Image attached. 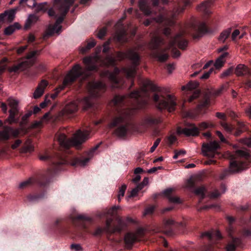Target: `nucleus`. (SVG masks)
I'll use <instances>...</instances> for the list:
<instances>
[{
    "mask_svg": "<svg viewBox=\"0 0 251 251\" xmlns=\"http://www.w3.org/2000/svg\"><path fill=\"white\" fill-rule=\"evenodd\" d=\"M213 1V0H207L202 3L199 6L200 10L206 14H209L210 11L208 10V8L212 5Z\"/></svg>",
    "mask_w": 251,
    "mask_h": 251,
    "instance_id": "20",
    "label": "nucleus"
},
{
    "mask_svg": "<svg viewBox=\"0 0 251 251\" xmlns=\"http://www.w3.org/2000/svg\"><path fill=\"white\" fill-rule=\"evenodd\" d=\"M221 125L227 132H231L234 128L232 126L225 122L221 123Z\"/></svg>",
    "mask_w": 251,
    "mask_h": 251,
    "instance_id": "34",
    "label": "nucleus"
},
{
    "mask_svg": "<svg viewBox=\"0 0 251 251\" xmlns=\"http://www.w3.org/2000/svg\"><path fill=\"white\" fill-rule=\"evenodd\" d=\"M43 121L41 120L39 121H35L33 123L31 126V128H35L39 127H41L42 125Z\"/></svg>",
    "mask_w": 251,
    "mask_h": 251,
    "instance_id": "52",
    "label": "nucleus"
},
{
    "mask_svg": "<svg viewBox=\"0 0 251 251\" xmlns=\"http://www.w3.org/2000/svg\"><path fill=\"white\" fill-rule=\"evenodd\" d=\"M38 20V18L37 16L33 14L29 15L26 20L25 25V29L30 28L32 25L37 22Z\"/></svg>",
    "mask_w": 251,
    "mask_h": 251,
    "instance_id": "19",
    "label": "nucleus"
},
{
    "mask_svg": "<svg viewBox=\"0 0 251 251\" xmlns=\"http://www.w3.org/2000/svg\"><path fill=\"white\" fill-rule=\"evenodd\" d=\"M89 138V133L87 130L81 131L78 130L71 139L70 147H77L84 143Z\"/></svg>",
    "mask_w": 251,
    "mask_h": 251,
    "instance_id": "7",
    "label": "nucleus"
},
{
    "mask_svg": "<svg viewBox=\"0 0 251 251\" xmlns=\"http://www.w3.org/2000/svg\"><path fill=\"white\" fill-rule=\"evenodd\" d=\"M142 234L143 231L142 230H139L135 233H127L125 237L126 245L127 246H130L135 241L139 240Z\"/></svg>",
    "mask_w": 251,
    "mask_h": 251,
    "instance_id": "11",
    "label": "nucleus"
},
{
    "mask_svg": "<svg viewBox=\"0 0 251 251\" xmlns=\"http://www.w3.org/2000/svg\"><path fill=\"white\" fill-rule=\"evenodd\" d=\"M235 249V246L233 244H228L226 247L227 251H234Z\"/></svg>",
    "mask_w": 251,
    "mask_h": 251,
    "instance_id": "64",
    "label": "nucleus"
},
{
    "mask_svg": "<svg viewBox=\"0 0 251 251\" xmlns=\"http://www.w3.org/2000/svg\"><path fill=\"white\" fill-rule=\"evenodd\" d=\"M228 56V53L227 52H224L219 57H218L214 65L215 67L218 69L222 67L226 62V58Z\"/></svg>",
    "mask_w": 251,
    "mask_h": 251,
    "instance_id": "17",
    "label": "nucleus"
},
{
    "mask_svg": "<svg viewBox=\"0 0 251 251\" xmlns=\"http://www.w3.org/2000/svg\"><path fill=\"white\" fill-rule=\"evenodd\" d=\"M233 68H230L228 69L227 70L224 71L222 74H221V77L224 78L225 77H226L227 76L230 75L233 72Z\"/></svg>",
    "mask_w": 251,
    "mask_h": 251,
    "instance_id": "44",
    "label": "nucleus"
},
{
    "mask_svg": "<svg viewBox=\"0 0 251 251\" xmlns=\"http://www.w3.org/2000/svg\"><path fill=\"white\" fill-rule=\"evenodd\" d=\"M186 154V151L184 150L176 151H175V155L173 156L174 159H176L179 156L184 155Z\"/></svg>",
    "mask_w": 251,
    "mask_h": 251,
    "instance_id": "47",
    "label": "nucleus"
},
{
    "mask_svg": "<svg viewBox=\"0 0 251 251\" xmlns=\"http://www.w3.org/2000/svg\"><path fill=\"white\" fill-rule=\"evenodd\" d=\"M201 237L207 236L209 239L215 238L216 239L218 240L222 238L221 233L219 231H217L214 234H212L210 232H207L201 234Z\"/></svg>",
    "mask_w": 251,
    "mask_h": 251,
    "instance_id": "25",
    "label": "nucleus"
},
{
    "mask_svg": "<svg viewBox=\"0 0 251 251\" xmlns=\"http://www.w3.org/2000/svg\"><path fill=\"white\" fill-rule=\"evenodd\" d=\"M154 209V206H150L145 209L144 214H145V215L151 214L153 212Z\"/></svg>",
    "mask_w": 251,
    "mask_h": 251,
    "instance_id": "58",
    "label": "nucleus"
},
{
    "mask_svg": "<svg viewBox=\"0 0 251 251\" xmlns=\"http://www.w3.org/2000/svg\"><path fill=\"white\" fill-rule=\"evenodd\" d=\"M126 57H127L132 60L134 66L137 65V62L139 59V57L137 53L134 50H130L126 54L122 52L118 53L116 57V60H121ZM124 70L126 72L127 77H132L134 76L135 73V66L125 69Z\"/></svg>",
    "mask_w": 251,
    "mask_h": 251,
    "instance_id": "2",
    "label": "nucleus"
},
{
    "mask_svg": "<svg viewBox=\"0 0 251 251\" xmlns=\"http://www.w3.org/2000/svg\"><path fill=\"white\" fill-rule=\"evenodd\" d=\"M231 30V28H228L222 32L219 37V41L224 42L230 34Z\"/></svg>",
    "mask_w": 251,
    "mask_h": 251,
    "instance_id": "26",
    "label": "nucleus"
},
{
    "mask_svg": "<svg viewBox=\"0 0 251 251\" xmlns=\"http://www.w3.org/2000/svg\"><path fill=\"white\" fill-rule=\"evenodd\" d=\"M213 69H211L209 70V71H208L207 72H206L201 77V79H207L208 78L209 76H210V75L211 74V73L212 72Z\"/></svg>",
    "mask_w": 251,
    "mask_h": 251,
    "instance_id": "59",
    "label": "nucleus"
},
{
    "mask_svg": "<svg viewBox=\"0 0 251 251\" xmlns=\"http://www.w3.org/2000/svg\"><path fill=\"white\" fill-rule=\"evenodd\" d=\"M71 249L75 251H79L82 250L81 247L79 245L73 244L71 246Z\"/></svg>",
    "mask_w": 251,
    "mask_h": 251,
    "instance_id": "62",
    "label": "nucleus"
},
{
    "mask_svg": "<svg viewBox=\"0 0 251 251\" xmlns=\"http://www.w3.org/2000/svg\"><path fill=\"white\" fill-rule=\"evenodd\" d=\"M34 150V147L29 140L26 141L24 147L23 148V151L24 152H31Z\"/></svg>",
    "mask_w": 251,
    "mask_h": 251,
    "instance_id": "28",
    "label": "nucleus"
},
{
    "mask_svg": "<svg viewBox=\"0 0 251 251\" xmlns=\"http://www.w3.org/2000/svg\"><path fill=\"white\" fill-rule=\"evenodd\" d=\"M236 153L238 155L242 157H247L249 155L248 152L247 151L243 150H238L236 151Z\"/></svg>",
    "mask_w": 251,
    "mask_h": 251,
    "instance_id": "50",
    "label": "nucleus"
},
{
    "mask_svg": "<svg viewBox=\"0 0 251 251\" xmlns=\"http://www.w3.org/2000/svg\"><path fill=\"white\" fill-rule=\"evenodd\" d=\"M74 0H53V7L60 13H66Z\"/></svg>",
    "mask_w": 251,
    "mask_h": 251,
    "instance_id": "8",
    "label": "nucleus"
},
{
    "mask_svg": "<svg viewBox=\"0 0 251 251\" xmlns=\"http://www.w3.org/2000/svg\"><path fill=\"white\" fill-rule=\"evenodd\" d=\"M213 125L212 124H209L205 122H203L199 125V129L200 130H203L205 128H208L209 127H212Z\"/></svg>",
    "mask_w": 251,
    "mask_h": 251,
    "instance_id": "46",
    "label": "nucleus"
},
{
    "mask_svg": "<svg viewBox=\"0 0 251 251\" xmlns=\"http://www.w3.org/2000/svg\"><path fill=\"white\" fill-rule=\"evenodd\" d=\"M168 55L167 54H163L158 56V60L160 62L165 61L168 58Z\"/></svg>",
    "mask_w": 251,
    "mask_h": 251,
    "instance_id": "54",
    "label": "nucleus"
},
{
    "mask_svg": "<svg viewBox=\"0 0 251 251\" xmlns=\"http://www.w3.org/2000/svg\"><path fill=\"white\" fill-rule=\"evenodd\" d=\"M199 85L198 81H191L189 82L186 85L183 86L181 87V90L183 91H191L196 89Z\"/></svg>",
    "mask_w": 251,
    "mask_h": 251,
    "instance_id": "21",
    "label": "nucleus"
},
{
    "mask_svg": "<svg viewBox=\"0 0 251 251\" xmlns=\"http://www.w3.org/2000/svg\"><path fill=\"white\" fill-rule=\"evenodd\" d=\"M9 116L6 121L9 122L10 124L16 122L17 121L15 119V115L18 113L17 111H14L13 110H9Z\"/></svg>",
    "mask_w": 251,
    "mask_h": 251,
    "instance_id": "31",
    "label": "nucleus"
},
{
    "mask_svg": "<svg viewBox=\"0 0 251 251\" xmlns=\"http://www.w3.org/2000/svg\"><path fill=\"white\" fill-rule=\"evenodd\" d=\"M7 61V59L6 58H3L0 64V74L2 73L6 69V65L4 64V63Z\"/></svg>",
    "mask_w": 251,
    "mask_h": 251,
    "instance_id": "49",
    "label": "nucleus"
},
{
    "mask_svg": "<svg viewBox=\"0 0 251 251\" xmlns=\"http://www.w3.org/2000/svg\"><path fill=\"white\" fill-rule=\"evenodd\" d=\"M107 32L106 27H103L101 29L98 34V37L100 39H102L105 35Z\"/></svg>",
    "mask_w": 251,
    "mask_h": 251,
    "instance_id": "45",
    "label": "nucleus"
},
{
    "mask_svg": "<svg viewBox=\"0 0 251 251\" xmlns=\"http://www.w3.org/2000/svg\"><path fill=\"white\" fill-rule=\"evenodd\" d=\"M242 142L243 144L247 145L248 147L251 146V139L247 138L242 140Z\"/></svg>",
    "mask_w": 251,
    "mask_h": 251,
    "instance_id": "63",
    "label": "nucleus"
},
{
    "mask_svg": "<svg viewBox=\"0 0 251 251\" xmlns=\"http://www.w3.org/2000/svg\"><path fill=\"white\" fill-rule=\"evenodd\" d=\"M119 209H120V207L118 206H113L107 211V214L111 216L115 215L117 213V210Z\"/></svg>",
    "mask_w": 251,
    "mask_h": 251,
    "instance_id": "40",
    "label": "nucleus"
},
{
    "mask_svg": "<svg viewBox=\"0 0 251 251\" xmlns=\"http://www.w3.org/2000/svg\"><path fill=\"white\" fill-rule=\"evenodd\" d=\"M239 34H240V31L238 29L234 30L231 34L232 40L233 41H235L236 40L237 37L238 36H239L240 39L243 38V35L242 34L241 35H239Z\"/></svg>",
    "mask_w": 251,
    "mask_h": 251,
    "instance_id": "39",
    "label": "nucleus"
},
{
    "mask_svg": "<svg viewBox=\"0 0 251 251\" xmlns=\"http://www.w3.org/2000/svg\"><path fill=\"white\" fill-rule=\"evenodd\" d=\"M133 128V130L135 131V127H132L131 126H119L115 131L116 135L119 137H123L125 136L129 129Z\"/></svg>",
    "mask_w": 251,
    "mask_h": 251,
    "instance_id": "16",
    "label": "nucleus"
},
{
    "mask_svg": "<svg viewBox=\"0 0 251 251\" xmlns=\"http://www.w3.org/2000/svg\"><path fill=\"white\" fill-rule=\"evenodd\" d=\"M63 20V18H59L53 25H50L47 29L45 37L51 36L54 33H59L62 28L60 24Z\"/></svg>",
    "mask_w": 251,
    "mask_h": 251,
    "instance_id": "10",
    "label": "nucleus"
},
{
    "mask_svg": "<svg viewBox=\"0 0 251 251\" xmlns=\"http://www.w3.org/2000/svg\"><path fill=\"white\" fill-rule=\"evenodd\" d=\"M246 168L245 164L243 163H237L236 161L230 162L229 170L225 171V173L226 175L229 174V173H237L243 170Z\"/></svg>",
    "mask_w": 251,
    "mask_h": 251,
    "instance_id": "13",
    "label": "nucleus"
},
{
    "mask_svg": "<svg viewBox=\"0 0 251 251\" xmlns=\"http://www.w3.org/2000/svg\"><path fill=\"white\" fill-rule=\"evenodd\" d=\"M12 131V129L9 127H7L4 129L0 132V138L1 139L6 140L9 138L10 133Z\"/></svg>",
    "mask_w": 251,
    "mask_h": 251,
    "instance_id": "24",
    "label": "nucleus"
},
{
    "mask_svg": "<svg viewBox=\"0 0 251 251\" xmlns=\"http://www.w3.org/2000/svg\"><path fill=\"white\" fill-rule=\"evenodd\" d=\"M115 60L112 57H108L106 58L105 61V64L106 65H111L114 64Z\"/></svg>",
    "mask_w": 251,
    "mask_h": 251,
    "instance_id": "53",
    "label": "nucleus"
},
{
    "mask_svg": "<svg viewBox=\"0 0 251 251\" xmlns=\"http://www.w3.org/2000/svg\"><path fill=\"white\" fill-rule=\"evenodd\" d=\"M78 103L77 101H73L66 105L61 112V114L69 115L76 112L78 109Z\"/></svg>",
    "mask_w": 251,
    "mask_h": 251,
    "instance_id": "12",
    "label": "nucleus"
},
{
    "mask_svg": "<svg viewBox=\"0 0 251 251\" xmlns=\"http://www.w3.org/2000/svg\"><path fill=\"white\" fill-rule=\"evenodd\" d=\"M126 189V186L125 184L122 185L119 188L118 195V199L119 201H120L122 198L124 197Z\"/></svg>",
    "mask_w": 251,
    "mask_h": 251,
    "instance_id": "29",
    "label": "nucleus"
},
{
    "mask_svg": "<svg viewBox=\"0 0 251 251\" xmlns=\"http://www.w3.org/2000/svg\"><path fill=\"white\" fill-rule=\"evenodd\" d=\"M89 158H85L83 159H78L75 164H73V165H77L80 166H85L89 161Z\"/></svg>",
    "mask_w": 251,
    "mask_h": 251,
    "instance_id": "32",
    "label": "nucleus"
},
{
    "mask_svg": "<svg viewBox=\"0 0 251 251\" xmlns=\"http://www.w3.org/2000/svg\"><path fill=\"white\" fill-rule=\"evenodd\" d=\"M125 119V116L120 115L116 117L113 121L109 125L110 127L118 126L120 124L123 123Z\"/></svg>",
    "mask_w": 251,
    "mask_h": 251,
    "instance_id": "22",
    "label": "nucleus"
},
{
    "mask_svg": "<svg viewBox=\"0 0 251 251\" xmlns=\"http://www.w3.org/2000/svg\"><path fill=\"white\" fill-rule=\"evenodd\" d=\"M161 42L160 39L158 37L153 38L151 42V48H155L157 45Z\"/></svg>",
    "mask_w": 251,
    "mask_h": 251,
    "instance_id": "35",
    "label": "nucleus"
},
{
    "mask_svg": "<svg viewBox=\"0 0 251 251\" xmlns=\"http://www.w3.org/2000/svg\"><path fill=\"white\" fill-rule=\"evenodd\" d=\"M124 98H125L124 96H116L114 98V99L113 100V101L115 104H117L119 102L122 101L124 100Z\"/></svg>",
    "mask_w": 251,
    "mask_h": 251,
    "instance_id": "57",
    "label": "nucleus"
},
{
    "mask_svg": "<svg viewBox=\"0 0 251 251\" xmlns=\"http://www.w3.org/2000/svg\"><path fill=\"white\" fill-rule=\"evenodd\" d=\"M142 95V91H135L132 92L130 94V97L131 98H137L138 97H141Z\"/></svg>",
    "mask_w": 251,
    "mask_h": 251,
    "instance_id": "51",
    "label": "nucleus"
},
{
    "mask_svg": "<svg viewBox=\"0 0 251 251\" xmlns=\"http://www.w3.org/2000/svg\"><path fill=\"white\" fill-rule=\"evenodd\" d=\"M96 45V42L95 40H91L85 48H82L80 50V51L82 53H84L87 51L88 50H90L91 48L94 47Z\"/></svg>",
    "mask_w": 251,
    "mask_h": 251,
    "instance_id": "30",
    "label": "nucleus"
},
{
    "mask_svg": "<svg viewBox=\"0 0 251 251\" xmlns=\"http://www.w3.org/2000/svg\"><path fill=\"white\" fill-rule=\"evenodd\" d=\"M97 59L94 57H89L84 58L83 61L86 66L85 70H82L78 64L75 65L65 76L63 82V87L71 84L79 76L84 75V77L88 76V75L86 73L87 71L96 69L97 67L93 63L94 61H97Z\"/></svg>",
    "mask_w": 251,
    "mask_h": 251,
    "instance_id": "1",
    "label": "nucleus"
},
{
    "mask_svg": "<svg viewBox=\"0 0 251 251\" xmlns=\"http://www.w3.org/2000/svg\"><path fill=\"white\" fill-rule=\"evenodd\" d=\"M200 91L199 90H196L194 92L193 95L190 96L188 99V101L189 102H192L194 99L198 98L200 95Z\"/></svg>",
    "mask_w": 251,
    "mask_h": 251,
    "instance_id": "38",
    "label": "nucleus"
},
{
    "mask_svg": "<svg viewBox=\"0 0 251 251\" xmlns=\"http://www.w3.org/2000/svg\"><path fill=\"white\" fill-rule=\"evenodd\" d=\"M138 192L139 191L136 188H134L131 191L130 194L128 196L127 199H128L130 198L136 196Z\"/></svg>",
    "mask_w": 251,
    "mask_h": 251,
    "instance_id": "60",
    "label": "nucleus"
},
{
    "mask_svg": "<svg viewBox=\"0 0 251 251\" xmlns=\"http://www.w3.org/2000/svg\"><path fill=\"white\" fill-rule=\"evenodd\" d=\"M38 52V51H32L28 53L26 58L27 61L22 62L17 65L8 68V71L10 73H17L19 71H24L27 67L33 64L35 61V56Z\"/></svg>",
    "mask_w": 251,
    "mask_h": 251,
    "instance_id": "5",
    "label": "nucleus"
},
{
    "mask_svg": "<svg viewBox=\"0 0 251 251\" xmlns=\"http://www.w3.org/2000/svg\"><path fill=\"white\" fill-rule=\"evenodd\" d=\"M48 85V82L46 80H42L38 84V86L41 90L44 92L45 88Z\"/></svg>",
    "mask_w": 251,
    "mask_h": 251,
    "instance_id": "41",
    "label": "nucleus"
},
{
    "mask_svg": "<svg viewBox=\"0 0 251 251\" xmlns=\"http://www.w3.org/2000/svg\"><path fill=\"white\" fill-rule=\"evenodd\" d=\"M153 100L158 108L161 110L166 109L169 112H171L175 109L176 103L174 97L171 95H169L166 97H164L162 96L155 95Z\"/></svg>",
    "mask_w": 251,
    "mask_h": 251,
    "instance_id": "3",
    "label": "nucleus"
},
{
    "mask_svg": "<svg viewBox=\"0 0 251 251\" xmlns=\"http://www.w3.org/2000/svg\"><path fill=\"white\" fill-rule=\"evenodd\" d=\"M205 189L203 187H201L196 189L195 191V194L199 196L202 199L204 197Z\"/></svg>",
    "mask_w": 251,
    "mask_h": 251,
    "instance_id": "33",
    "label": "nucleus"
},
{
    "mask_svg": "<svg viewBox=\"0 0 251 251\" xmlns=\"http://www.w3.org/2000/svg\"><path fill=\"white\" fill-rule=\"evenodd\" d=\"M57 139L58 142H59L60 145L64 147V148H69L70 147V142L71 139H67L66 135L64 134L61 133L57 135Z\"/></svg>",
    "mask_w": 251,
    "mask_h": 251,
    "instance_id": "18",
    "label": "nucleus"
},
{
    "mask_svg": "<svg viewBox=\"0 0 251 251\" xmlns=\"http://www.w3.org/2000/svg\"><path fill=\"white\" fill-rule=\"evenodd\" d=\"M32 111H28L27 113H26L25 115H24L22 117V124H24V122L27 120V119L32 115Z\"/></svg>",
    "mask_w": 251,
    "mask_h": 251,
    "instance_id": "56",
    "label": "nucleus"
},
{
    "mask_svg": "<svg viewBox=\"0 0 251 251\" xmlns=\"http://www.w3.org/2000/svg\"><path fill=\"white\" fill-rule=\"evenodd\" d=\"M178 133L184 134L187 136H197L199 134V128L193 124H190L187 126L182 129L179 128L177 129Z\"/></svg>",
    "mask_w": 251,
    "mask_h": 251,
    "instance_id": "9",
    "label": "nucleus"
},
{
    "mask_svg": "<svg viewBox=\"0 0 251 251\" xmlns=\"http://www.w3.org/2000/svg\"><path fill=\"white\" fill-rule=\"evenodd\" d=\"M160 142V139H157L154 142L153 145L151 147L150 151L151 152H152L154 151L155 149L156 148V147L159 145V143Z\"/></svg>",
    "mask_w": 251,
    "mask_h": 251,
    "instance_id": "55",
    "label": "nucleus"
},
{
    "mask_svg": "<svg viewBox=\"0 0 251 251\" xmlns=\"http://www.w3.org/2000/svg\"><path fill=\"white\" fill-rule=\"evenodd\" d=\"M20 3H25L29 7L34 6L35 5V0H21Z\"/></svg>",
    "mask_w": 251,
    "mask_h": 251,
    "instance_id": "36",
    "label": "nucleus"
},
{
    "mask_svg": "<svg viewBox=\"0 0 251 251\" xmlns=\"http://www.w3.org/2000/svg\"><path fill=\"white\" fill-rule=\"evenodd\" d=\"M44 92L37 87L33 93V97L34 99L40 98L43 94Z\"/></svg>",
    "mask_w": 251,
    "mask_h": 251,
    "instance_id": "37",
    "label": "nucleus"
},
{
    "mask_svg": "<svg viewBox=\"0 0 251 251\" xmlns=\"http://www.w3.org/2000/svg\"><path fill=\"white\" fill-rule=\"evenodd\" d=\"M216 134L217 135H218V136L219 137L220 140L221 142H226V139L225 138L224 135H223V134L219 131H216Z\"/></svg>",
    "mask_w": 251,
    "mask_h": 251,
    "instance_id": "61",
    "label": "nucleus"
},
{
    "mask_svg": "<svg viewBox=\"0 0 251 251\" xmlns=\"http://www.w3.org/2000/svg\"><path fill=\"white\" fill-rule=\"evenodd\" d=\"M220 148L219 142L214 141L207 143H203L202 145L201 151L204 156L213 158L218 154L217 150Z\"/></svg>",
    "mask_w": 251,
    "mask_h": 251,
    "instance_id": "6",
    "label": "nucleus"
},
{
    "mask_svg": "<svg viewBox=\"0 0 251 251\" xmlns=\"http://www.w3.org/2000/svg\"><path fill=\"white\" fill-rule=\"evenodd\" d=\"M16 9H11L6 12V18L8 22H12L15 18Z\"/></svg>",
    "mask_w": 251,
    "mask_h": 251,
    "instance_id": "27",
    "label": "nucleus"
},
{
    "mask_svg": "<svg viewBox=\"0 0 251 251\" xmlns=\"http://www.w3.org/2000/svg\"><path fill=\"white\" fill-rule=\"evenodd\" d=\"M8 105L11 108L10 110L18 112V101L12 98H10L8 100Z\"/></svg>",
    "mask_w": 251,
    "mask_h": 251,
    "instance_id": "23",
    "label": "nucleus"
},
{
    "mask_svg": "<svg viewBox=\"0 0 251 251\" xmlns=\"http://www.w3.org/2000/svg\"><path fill=\"white\" fill-rule=\"evenodd\" d=\"M188 45V42L186 40H182L180 41L178 43V47L181 50H185Z\"/></svg>",
    "mask_w": 251,
    "mask_h": 251,
    "instance_id": "48",
    "label": "nucleus"
},
{
    "mask_svg": "<svg viewBox=\"0 0 251 251\" xmlns=\"http://www.w3.org/2000/svg\"><path fill=\"white\" fill-rule=\"evenodd\" d=\"M235 74L237 76L244 75H251V72L249 69L244 64L238 65L235 69Z\"/></svg>",
    "mask_w": 251,
    "mask_h": 251,
    "instance_id": "14",
    "label": "nucleus"
},
{
    "mask_svg": "<svg viewBox=\"0 0 251 251\" xmlns=\"http://www.w3.org/2000/svg\"><path fill=\"white\" fill-rule=\"evenodd\" d=\"M104 87V85L101 82H92L89 84L88 89L90 95V97L84 98L81 103L84 108L86 109L92 104V97H96L99 95L100 89Z\"/></svg>",
    "mask_w": 251,
    "mask_h": 251,
    "instance_id": "4",
    "label": "nucleus"
},
{
    "mask_svg": "<svg viewBox=\"0 0 251 251\" xmlns=\"http://www.w3.org/2000/svg\"><path fill=\"white\" fill-rule=\"evenodd\" d=\"M33 182V179L32 178H29L28 180H26L23 182H22L20 186L21 188H24L25 187H26L28 185H29L30 184L32 183Z\"/></svg>",
    "mask_w": 251,
    "mask_h": 251,
    "instance_id": "43",
    "label": "nucleus"
},
{
    "mask_svg": "<svg viewBox=\"0 0 251 251\" xmlns=\"http://www.w3.org/2000/svg\"><path fill=\"white\" fill-rule=\"evenodd\" d=\"M15 30L14 25H10L5 28L4 33L6 35H10L14 32Z\"/></svg>",
    "mask_w": 251,
    "mask_h": 251,
    "instance_id": "42",
    "label": "nucleus"
},
{
    "mask_svg": "<svg viewBox=\"0 0 251 251\" xmlns=\"http://www.w3.org/2000/svg\"><path fill=\"white\" fill-rule=\"evenodd\" d=\"M175 191V189L172 188H169L165 190L163 192L164 195L167 197L171 202L179 203L180 202V200L179 198L176 197H171V194Z\"/></svg>",
    "mask_w": 251,
    "mask_h": 251,
    "instance_id": "15",
    "label": "nucleus"
}]
</instances>
